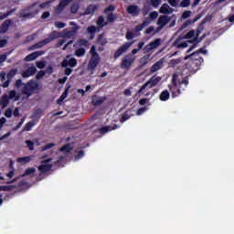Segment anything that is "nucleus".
Wrapping results in <instances>:
<instances>
[{
  "instance_id": "obj_52",
  "label": "nucleus",
  "mask_w": 234,
  "mask_h": 234,
  "mask_svg": "<svg viewBox=\"0 0 234 234\" xmlns=\"http://www.w3.org/2000/svg\"><path fill=\"white\" fill-rule=\"evenodd\" d=\"M149 17H150V19H152V20L156 19V17H158V12L154 11V12L150 13Z\"/></svg>"
},
{
  "instance_id": "obj_10",
  "label": "nucleus",
  "mask_w": 234,
  "mask_h": 234,
  "mask_svg": "<svg viewBox=\"0 0 234 234\" xmlns=\"http://www.w3.org/2000/svg\"><path fill=\"white\" fill-rule=\"evenodd\" d=\"M162 45V39L156 38L155 40L150 42L144 48V52H151V50H154V48H158Z\"/></svg>"
},
{
  "instance_id": "obj_56",
  "label": "nucleus",
  "mask_w": 234,
  "mask_h": 234,
  "mask_svg": "<svg viewBox=\"0 0 234 234\" xmlns=\"http://www.w3.org/2000/svg\"><path fill=\"white\" fill-rule=\"evenodd\" d=\"M82 156H85V152L80 151L77 155H75V160H80Z\"/></svg>"
},
{
  "instance_id": "obj_61",
  "label": "nucleus",
  "mask_w": 234,
  "mask_h": 234,
  "mask_svg": "<svg viewBox=\"0 0 234 234\" xmlns=\"http://www.w3.org/2000/svg\"><path fill=\"white\" fill-rule=\"evenodd\" d=\"M43 76H45V71H39L37 74L36 78H37V80H41V78H43Z\"/></svg>"
},
{
  "instance_id": "obj_37",
  "label": "nucleus",
  "mask_w": 234,
  "mask_h": 234,
  "mask_svg": "<svg viewBox=\"0 0 234 234\" xmlns=\"http://www.w3.org/2000/svg\"><path fill=\"white\" fill-rule=\"evenodd\" d=\"M36 173V168H27L26 169L25 173L21 176H28V175H34Z\"/></svg>"
},
{
  "instance_id": "obj_24",
  "label": "nucleus",
  "mask_w": 234,
  "mask_h": 234,
  "mask_svg": "<svg viewBox=\"0 0 234 234\" xmlns=\"http://www.w3.org/2000/svg\"><path fill=\"white\" fill-rule=\"evenodd\" d=\"M59 151L63 153V154H65L66 156H69V154H70V152L72 151V145L66 144L62 148H60Z\"/></svg>"
},
{
  "instance_id": "obj_38",
  "label": "nucleus",
  "mask_w": 234,
  "mask_h": 234,
  "mask_svg": "<svg viewBox=\"0 0 234 234\" xmlns=\"http://www.w3.org/2000/svg\"><path fill=\"white\" fill-rule=\"evenodd\" d=\"M96 11V5H90L86 11H85V15L89 16V14H94V12Z\"/></svg>"
},
{
  "instance_id": "obj_20",
  "label": "nucleus",
  "mask_w": 234,
  "mask_h": 234,
  "mask_svg": "<svg viewBox=\"0 0 234 234\" xmlns=\"http://www.w3.org/2000/svg\"><path fill=\"white\" fill-rule=\"evenodd\" d=\"M74 36H76L75 32L66 28L62 31L60 37H66L67 39H70V37Z\"/></svg>"
},
{
  "instance_id": "obj_25",
  "label": "nucleus",
  "mask_w": 234,
  "mask_h": 234,
  "mask_svg": "<svg viewBox=\"0 0 234 234\" xmlns=\"http://www.w3.org/2000/svg\"><path fill=\"white\" fill-rule=\"evenodd\" d=\"M170 94L169 91L167 90H164L161 92V94L159 95V100H161V101H167V100H169L170 98Z\"/></svg>"
},
{
  "instance_id": "obj_28",
  "label": "nucleus",
  "mask_w": 234,
  "mask_h": 234,
  "mask_svg": "<svg viewBox=\"0 0 234 234\" xmlns=\"http://www.w3.org/2000/svg\"><path fill=\"white\" fill-rule=\"evenodd\" d=\"M58 37H59V33L57 31H53L49 34V37L48 38L44 39V41H48L49 43L50 41H54V39H58Z\"/></svg>"
},
{
  "instance_id": "obj_11",
  "label": "nucleus",
  "mask_w": 234,
  "mask_h": 234,
  "mask_svg": "<svg viewBox=\"0 0 234 234\" xmlns=\"http://www.w3.org/2000/svg\"><path fill=\"white\" fill-rule=\"evenodd\" d=\"M69 57L67 56L66 58L61 62V67L67 69L68 67H71L74 69V67L78 66V60L74 58H69Z\"/></svg>"
},
{
  "instance_id": "obj_50",
  "label": "nucleus",
  "mask_w": 234,
  "mask_h": 234,
  "mask_svg": "<svg viewBox=\"0 0 234 234\" xmlns=\"http://www.w3.org/2000/svg\"><path fill=\"white\" fill-rule=\"evenodd\" d=\"M12 114H14V113H13L12 109H10V108H8V109L5 111V116L6 118H12Z\"/></svg>"
},
{
  "instance_id": "obj_6",
  "label": "nucleus",
  "mask_w": 234,
  "mask_h": 234,
  "mask_svg": "<svg viewBox=\"0 0 234 234\" xmlns=\"http://www.w3.org/2000/svg\"><path fill=\"white\" fill-rule=\"evenodd\" d=\"M198 36H200L199 30H190L188 33L183 36L184 39H190L188 43H197L198 41Z\"/></svg>"
},
{
  "instance_id": "obj_39",
  "label": "nucleus",
  "mask_w": 234,
  "mask_h": 234,
  "mask_svg": "<svg viewBox=\"0 0 234 234\" xmlns=\"http://www.w3.org/2000/svg\"><path fill=\"white\" fill-rule=\"evenodd\" d=\"M116 18H117L116 15L111 13L107 16V22L108 23H114V21H116Z\"/></svg>"
},
{
  "instance_id": "obj_62",
  "label": "nucleus",
  "mask_w": 234,
  "mask_h": 234,
  "mask_svg": "<svg viewBox=\"0 0 234 234\" xmlns=\"http://www.w3.org/2000/svg\"><path fill=\"white\" fill-rule=\"evenodd\" d=\"M133 37H134V35L133 34V32L128 31V32L126 33V38H127V39H133Z\"/></svg>"
},
{
  "instance_id": "obj_8",
  "label": "nucleus",
  "mask_w": 234,
  "mask_h": 234,
  "mask_svg": "<svg viewBox=\"0 0 234 234\" xmlns=\"http://www.w3.org/2000/svg\"><path fill=\"white\" fill-rule=\"evenodd\" d=\"M126 12L133 17H138V16H140V14L142 13V9L136 5H130L126 8Z\"/></svg>"
},
{
  "instance_id": "obj_44",
  "label": "nucleus",
  "mask_w": 234,
  "mask_h": 234,
  "mask_svg": "<svg viewBox=\"0 0 234 234\" xmlns=\"http://www.w3.org/2000/svg\"><path fill=\"white\" fill-rule=\"evenodd\" d=\"M71 14H77L78 10H80V4H73L71 5Z\"/></svg>"
},
{
  "instance_id": "obj_12",
  "label": "nucleus",
  "mask_w": 234,
  "mask_h": 234,
  "mask_svg": "<svg viewBox=\"0 0 234 234\" xmlns=\"http://www.w3.org/2000/svg\"><path fill=\"white\" fill-rule=\"evenodd\" d=\"M170 21H171V17L167 16H161L157 20V25H158L157 32H160V30H162V28H164L165 25H169Z\"/></svg>"
},
{
  "instance_id": "obj_55",
  "label": "nucleus",
  "mask_w": 234,
  "mask_h": 234,
  "mask_svg": "<svg viewBox=\"0 0 234 234\" xmlns=\"http://www.w3.org/2000/svg\"><path fill=\"white\" fill-rule=\"evenodd\" d=\"M114 10H116V7H114V5H110L105 8L104 12L107 14V12H114Z\"/></svg>"
},
{
  "instance_id": "obj_14",
  "label": "nucleus",
  "mask_w": 234,
  "mask_h": 234,
  "mask_svg": "<svg viewBox=\"0 0 234 234\" xmlns=\"http://www.w3.org/2000/svg\"><path fill=\"white\" fill-rule=\"evenodd\" d=\"M188 43L189 40L184 41V37H180L174 42V47H176V48H187Z\"/></svg>"
},
{
  "instance_id": "obj_2",
  "label": "nucleus",
  "mask_w": 234,
  "mask_h": 234,
  "mask_svg": "<svg viewBox=\"0 0 234 234\" xmlns=\"http://www.w3.org/2000/svg\"><path fill=\"white\" fill-rule=\"evenodd\" d=\"M162 81V77L159 76H153L148 81H146L139 90L138 93L144 92L145 89H153V87H156L158 83Z\"/></svg>"
},
{
  "instance_id": "obj_60",
  "label": "nucleus",
  "mask_w": 234,
  "mask_h": 234,
  "mask_svg": "<svg viewBox=\"0 0 234 234\" xmlns=\"http://www.w3.org/2000/svg\"><path fill=\"white\" fill-rule=\"evenodd\" d=\"M5 123H6V119L5 117H2L0 119V131L1 129H3V125H5Z\"/></svg>"
},
{
  "instance_id": "obj_30",
  "label": "nucleus",
  "mask_w": 234,
  "mask_h": 234,
  "mask_svg": "<svg viewBox=\"0 0 234 234\" xmlns=\"http://www.w3.org/2000/svg\"><path fill=\"white\" fill-rule=\"evenodd\" d=\"M9 100H14L15 101H17L19 100V95L16 92V90L9 91V95H7Z\"/></svg>"
},
{
  "instance_id": "obj_35",
  "label": "nucleus",
  "mask_w": 234,
  "mask_h": 234,
  "mask_svg": "<svg viewBox=\"0 0 234 234\" xmlns=\"http://www.w3.org/2000/svg\"><path fill=\"white\" fill-rule=\"evenodd\" d=\"M85 52H86L85 48H80L76 50L75 56H77V58H83V56H85Z\"/></svg>"
},
{
  "instance_id": "obj_5",
  "label": "nucleus",
  "mask_w": 234,
  "mask_h": 234,
  "mask_svg": "<svg viewBox=\"0 0 234 234\" xmlns=\"http://www.w3.org/2000/svg\"><path fill=\"white\" fill-rule=\"evenodd\" d=\"M172 82L174 83V87L179 86L180 89L182 88V85H189V80H187V78H182L178 76V74L173 75Z\"/></svg>"
},
{
  "instance_id": "obj_22",
  "label": "nucleus",
  "mask_w": 234,
  "mask_h": 234,
  "mask_svg": "<svg viewBox=\"0 0 234 234\" xmlns=\"http://www.w3.org/2000/svg\"><path fill=\"white\" fill-rule=\"evenodd\" d=\"M114 129H118V125L104 126L99 130V133H101V134H105L106 133H109V131H114Z\"/></svg>"
},
{
  "instance_id": "obj_23",
  "label": "nucleus",
  "mask_w": 234,
  "mask_h": 234,
  "mask_svg": "<svg viewBox=\"0 0 234 234\" xmlns=\"http://www.w3.org/2000/svg\"><path fill=\"white\" fill-rule=\"evenodd\" d=\"M10 25H12L10 20L5 21L0 27V34H5L8 30V27H10Z\"/></svg>"
},
{
  "instance_id": "obj_46",
  "label": "nucleus",
  "mask_w": 234,
  "mask_h": 234,
  "mask_svg": "<svg viewBox=\"0 0 234 234\" xmlns=\"http://www.w3.org/2000/svg\"><path fill=\"white\" fill-rule=\"evenodd\" d=\"M13 186H0V191H11V189H14Z\"/></svg>"
},
{
  "instance_id": "obj_48",
  "label": "nucleus",
  "mask_w": 234,
  "mask_h": 234,
  "mask_svg": "<svg viewBox=\"0 0 234 234\" xmlns=\"http://www.w3.org/2000/svg\"><path fill=\"white\" fill-rule=\"evenodd\" d=\"M56 28H65L67 27V24L63 22H55Z\"/></svg>"
},
{
  "instance_id": "obj_41",
  "label": "nucleus",
  "mask_w": 234,
  "mask_h": 234,
  "mask_svg": "<svg viewBox=\"0 0 234 234\" xmlns=\"http://www.w3.org/2000/svg\"><path fill=\"white\" fill-rule=\"evenodd\" d=\"M149 58H151V55L144 56L143 58H140V63H142L143 65H147L149 61Z\"/></svg>"
},
{
  "instance_id": "obj_54",
  "label": "nucleus",
  "mask_w": 234,
  "mask_h": 234,
  "mask_svg": "<svg viewBox=\"0 0 234 234\" xmlns=\"http://www.w3.org/2000/svg\"><path fill=\"white\" fill-rule=\"evenodd\" d=\"M15 85L17 89H21V87L23 88L25 84H23V81L21 80H17Z\"/></svg>"
},
{
  "instance_id": "obj_31",
  "label": "nucleus",
  "mask_w": 234,
  "mask_h": 234,
  "mask_svg": "<svg viewBox=\"0 0 234 234\" xmlns=\"http://www.w3.org/2000/svg\"><path fill=\"white\" fill-rule=\"evenodd\" d=\"M105 100V97H95L92 101L94 105H101Z\"/></svg>"
},
{
  "instance_id": "obj_15",
  "label": "nucleus",
  "mask_w": 234,
  "mask_h": 234,
  "mask_svg": "<svg viewBox=\"0 0 234 234\" xmlns=\"http://www.w3.org/2000/svg\"><path fill=\"white\" fill-rule=\"evenodd\" d=\"M164 63H165V60L164 58L159 59L157 62H155L152 67H151V72H158L160 69H163Z\"/></svg>"
},
{
  "instance_id": "obj_40",
  "label": "nucleus",
  "mask_w": 234,
  "mask_h": 234,
  "mask_svg": "<svg viewBox=\"0 0 234 234\" xmlns=\"http://www.w3.org/2000/svg\"><path fill=\"white\" fill-rule=\"evenodd\" d=\"M34 125H36V122H27L25 126H24V131H32V127H34Z\"/></svg>"
},
{
  "instance_id": "obj_33",
  "label": "nucleus",
  "mask_w": 234,
  "mask_h": 234,
  "mask_svg": "<svg viewBox=\"0 0 234 234\" xmlns=\"http://www.w3.org/2000/svg\"><path fill=\"white\" fill-rule=\"evenodd\" d=\"M9 101H10V98H8V95H4L0 101V103L2 107H6Z\"/></svg>"
},
{
  "instance_id": "obj_51",
  "label": "nucleus",
  "mask_w": 234,
  "mask_h": 234,
  "mask_svg": "<svg viewBox=\"0 0 234 234\" xmlns=\"http://www.w3.org/2000/svg\"><path fill=\"white\" fill-rule=\"evenodd\" d=\"M152 5L157 7L159 5H162V0H151Z\"/></svg>"
},
{
  "instance_id": "obj_4",
  "label": "nucleus",
  "mask_w": 234,
  "mask_h": 234,
  "mask_svg": "<svg viewBox=\"0 0 234 234\" xmlns=\"http://www.w3.org/2000/svg\"><path fill=\"white\" fill-rule=\"evenodd\" d=\"M37 87L38 84L37 81L30 80L27 84H24V87L22 88V94H26L28 98L29 96H32V92H34V90H37Z\"/></svg>"
},
{
  "instance_id": "obj_57",
  "label": "nucleus",
  "mask_w": 234,
  "mask_h": 234,
  "mask_svg": "<svg viewBox=\"0 0 234 234\" xmlns=\"http://www.w3.org/2000/svg\"><path fill=\"white\" fill-rule=\"evenodd\" d=\"M37 69H45V61H37Z\"/></svg>"
},
{
  "instance_id": "obj_18",
  "label": "nucleus",
  "mask_w": 234,
  "mask_h": 234,
  "mask_svg": "<svg viewBox=\"0 0 234 234\" xmlns=\"http://www.w3.org/2000/svg\"><path fill=\"white\" fill-rule=\"evenodd\" d=\"M160 14H173L175 12V9H173L171 6H169L168 4H164L160 9H159Z\"/></svg>"
},
{
  "instance_id": "obj_64",
  "label": "nucleus",
  "mask_w": 234,
  "mask_h": 234,
  "mask_svg": "<svg viewBox=\"0 0 234 234\" xmlns=\"http://www.w3.org/2000/svg\"><path fill=\"white\" fill-rule=\"evenodd\" d=\"M169 5H171V6H176V5H178V2H176V0H168Z\"/></svg>"
},
{
  "instance_id": "obj_1",
  "label": "nucleus",
  "mask_w": 234,
  "mask_h": 234,
  "mask_svg": "<svg viewBox=\"0 0 234 234\" xmlns=\"http://www.w3.org/2000/svg\"><path fill=\"white\" fill-rule=\"evenodd\" d=\"M90 54L91 58L88 63V70L93 72V70L98 67V63H100V55L96 52V46H92Z\"/></svg>"
},
{
  "instance_id": "obj_42",
  "label": "nucleus",
  "mask_w": 234,
  "mask_h": 234,
  "mask_svg": "<svg viewBox=\"0 0 234 234\" xmlns=\"http://www.w3.org/2000/svg\"><path fill=\"white\" fill-rule=\"evenodd\" d=\"M56 144L54 143L48 144L40 148V151H48V149H52Z\"/></svg>"
},
{
  "instance_id": "obj_16",
  "label": "nucleus",
  "mask_w": 234,
  "mask_h": 234,
  "mask_svg": "<svg viewBox=\"0 0 234 234\" xmlns=\"http://www.w3.org/2000/svg\"><path fill=\"white\" fill-rule=\"evenodd\" d=\"M37 72L36 66H30L26 71L22 73L23 78H30V76H34V74Z\"/></svg>"
},
{
  "instance_id": "obj_53",
  "label": "nucleus",
  "mask_w": 234,
  "mask_h": 234,
  "mask_svg": "<svg viewBox=\"0 0 234 234\" xmlns=\"http://www.w3.org/2000/svg\"><path fill=\"white\" fill-rule=\"evenodd\" d=\"M87 32L88 34H94V32H96V27L94 26H90L87 28Z\"/></svg>"
},
{
  "instance_id": "obj_27",
  "label": "nucleus",
  "mask_w": 234,
  "mask_h": 234,
  "mask_svg": "<svg viewBox=\"0 0 234 234\" xmlns=\"http://www.w3.org/2000/svg\"><path fill=\"white\" fill-rule=\"evenodd\" d=\"M189 58H191V59H195L196 61H198V59H200L201 61H204V58H200V56L198 55V51H196L191 55L186 56L185 59H189Z\"/></svg>"
},
{
  "instance_id": "obj_13",
  "label": "nucleus",
  "mask_w": 234,
  "mask_h": 234,
  "mask_svg": "<svg viewBox=\"0 0 234 234\" xmlns=\"http://www.w3.org/2000/svg\"><path fill=\"white\" fill-rule=\"evenodd\" d=\"M133 45V43L131 42H126L124 43L122 47H120L115 54H114V58H120V56H122V54H123V52H127V50H129V48Z\"/></svg>"
},
{
  "instance_id": "obj_29",
  "label": "nucleus",
  "mask_w": 234,
  "mask_h": 234,
  "mask_svg": "<svg viewBox=\"0 0 234 234\" xmlns=\"http://www.w3.org/2000/svg\"><path fill=\"white\" fill-rule=\"evenodd\" d=\"M31 160H32V156H25V157H19L17 159V162L19 164L25 165V164H28V162H31Z\"/></svg>"
},
{
  "instance_id": "obj_49",
  "label": "nucleus",
  "mask_w": 234,
  "mask_h": 234,
  "mask_svg": "<svg viewBox=\"0 0 234 234\" xmlns=\"http://www.w3.org/2000/svg\"><path fill=\"white\" fill-rule=\"evenodd\" d=\"M79 45L80 47H89V41L87 39H80L79 40Z\"/></svg>"
},
{
  "instance_id": "obj_43",
  "label": "nucleus",
  "mask_w": 234,
  "mask_h": 234,
  "mask_svg": "<svg viewBox=\"0 0 234 234\" xmlns=\"http://www.w3.org/2000/svg\"><path fill=\"white\" fill-rule=\"evenodd\" d=\"M25 144H27V147L29 149V151H34V142L27 140Z\"/></svg>"
},
{
  "instance_id": "obj_21",
  "label": "nucleus",
  "mask_w": 234,
  "mask_h": 234,
  "mask_svg": "<svg viewBox=\"0 0 234 234\" xmlns=\"http://www.w3.org/2000/svg\"><path fill=\"white\" fill-rule=\"evenodd\" d=\"M70 3H72V0H61V2L57 7L58 14H59V12H61L65 6L70 5Z\"/></svg>"
},
{
  "instance_id": "obj_19",
  "label": "nucleus",
  "mask_w": 234,
  "mask_h": 234,
  "mask_svg": "<svg viewBox=\"0 0 234 234\" xmlns=\"http://www.w3.org/2000/svg\"><path fill=\"white\" fill-rule=\"evenodd\" d=\"M45 45H48V40H42L28 48V50H37V48H42Z\"/></svg>"
},
{
  "instance_id": "obj_17",
  "label": "nucleus",
  "mask_w": 234,
  "mask_h": 234,
  "mask_svg": "<svg viewBox=\"0 0 234 234\" xmlns=\"http://www.w3.org/2000/svg\"><path fill=\"white\" fill-rule=\"evenodd\" d=\"M43 54H45V52L43 51H35L29 55H27L25 58L26 61H34V59H36L37 58H39V56H43Z\"/></svg>"
},
{
  "instance_id": "obj_63",
  "label": "nucleus",
  "mask_w": 234,
  "mask_h": 234,
  "mask_svg": "<svg viewBox=\"0 0 234 234\" xmlns=\"http://www.w3.org/2000/svg\"><path fill=\"white\" fill-rule=\"evenodd\" d=\"M13 116H15L16 118L17 116H19V108H16L14 111H13Z\"/></svg>"
},
{
  "instance_id": "obj_36",
  "label": "nucleus",
  "mask_w": 234,
  "mask_h": 234,
  "mask_svg": "<svg viewBox=\"0 0 234 234\" xmlns=\"http://www.w3.org/2000/svg\"><path fill=\"white\" fill-rule=\"evenodd\" d=\"M109 24V22H105V18L103 16H100L98 21H97V25L99 27H105Z\"/></svg>"
},
{
  "instance_id": "obj_3",
  "label": "nucleus",
  "mask_w": 234,
  "mask_h": 234,
  "mask_svg": "<svg viewBox=\"0 0 234 234\" xmlns=\"http://www.w3.org/2000/svg\"><path fill=\"white\" fill-rule=\"evenodd\" d=\"M16 74H17V69H11L7 73V75L5 72L0 73L1 80L4 82L2 84L4 89H6V87H8V85H10V80H12V78H14V76H16Z\"/></svg>"
},
{
  "instance_id": "obj_58",
  "label": "nucleus",
  "mask_w": 234,
  "mask_h": 234,
  "mask_svg": "<svg viewBox=\"0 0 234 234\" xmlns=\"http://www.w3.org/2000/svg\"><path fill=\"white\" fill-rule=\"evenodd\" d=\"M191 16V11H186L183 13L182 17L183 19H187Z\"/></svg>"
},
{
  "instance_id": "obj_34",
  "label": "nucleus",
  "mask_w": 234,
  "mask_h": 234,
  "mask_svg": "<svg viewBox=\"0 0 234 234\" xmlns=\"http://www.w3.org/2000/svg\"><path fill=\"white\" fill-rule=\"evenodd\" d=\"M69 27H71V32L78 34V30H80V26H78L76 22H69Z\"/></svg>"
},
{
  "instance_id": "obj_9",
  "label": "nucleus",
  "mask_w": 234,
  "mask_h": 234,
  "mask_svg": "<svg viewBox=\"0 0 234 234\" xmlns=\"http://www.w3.org/2000/svg\"><path fill=\"white\" fill-rule=\"evenodd\" d=\"M53 160V158H48L42 161L41 165L38 166V171H40V173H48V171H50L52 169V165L48 163L52 162Z\"/></svg>"
},
{
  "instance_id": "obj_26",
  "label": "nucleus",
  "mask_w": 234,
  "mask_h": 234,
  "mask_svg": "<svg viewBox=\"0 0 234 234\" xmlns=\"http://www.w3.org/2000/svg\"><path fill=\"white\" fill-rule=\"evenodd\" d=\"M69 89H70V86H68L64 92L62 93V95L59 97V99L57 101V103H58V105H61V102L65 100V98H67V96H69Z\"/></svg>"
},
{
  "instance_id": "obj_32",
  "label": "nucleus",
  "mask_w": 234,
  "mask_h": 234,
  "mask_svg": "<svg viewBox=\"0 0 234 234\" xmlns=\"http://www.w3.org/2000/svg\"><path fill=\"white\" fill-rule=\"evenodd\" d=\"M98 45H107V38H105V36L103 35H99L98 39H97Z\"/></svg>"
},
{
  "instance_id": "obj_47",
  "label": "nucleus",
  "mask_w": 234,
  "mask_h": 234,
  "mask_svg": "<svg viewBox=\"0 0 234 234\" xmlns=\"http://www.w3.org/2000/svg\"><path fill=\"white\" fill-rule=\"evenodd\" d=\"M191 5V0H183L180 4L182 8H186V6H189Z\"/></svg>"
},
{
  "instance_id": "obj_59",
  "label": "nucleus",
  "mask_w": 234,
  "mask_h": 234,
  "mask_svg": "<svg viewBox=\"0 0 234 234\" xmlns=\"http://www.w3.org/2000/svg\"><path fill=\"white\" fill-rule=\"evenodd\" d=\"M145 111H147V108L139 109L136 112L137 116H141V114H144V112H145Z\"/></svg>"
},
{
  "instance_id": "obj_45",
  "label": "nucleus",
  "mask_w": 234,
  "mask_h": 234,
  "mask_svg": "<svg viewBox=\"0 0 234 234\" xmlns=\"http://www.w3.org/2000/svg\"><path fill=\"white\" fill-rule=\"evenodd\" d=\"M147 25H149V22L144 21L143 24L136 27V30L138 32H140V30H144V28H145V27H147Z\"/></svg>"
},
{
  "instance_id": "obj_7",
  "label": "nucleus",
  "mask_w": 234,
  "mask_h": 234,
  "mask_svg": "<svg viewBox=\"0 0 234 234\" xmlns=\"http://www.w3.org/2000/svg\"><path fill=\"white\" fill-rule=\"evenodd\" d=\"M134 57H132L131 55H126L121 63V69H125L126 70H129L131 69V66L134 63Z\"/></svg>"
}]
</instances>
